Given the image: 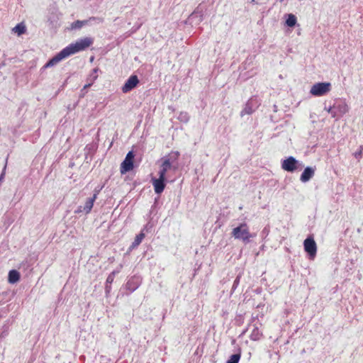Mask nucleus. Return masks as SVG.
Instances as JSON below:
<instances>
[{
  "mask_svg": "<svg viewBox=\"0 0 363 363\" xmlns=\"http://www.w3.org/2000/svg\"><path fill=\"white\" fill-rule=\"evenodd\" d=\"M9 282L11 284H14L17 282L20 279V274L16 270H11L9 272Z\"/></svg>",
  "mask_w": 363,
  "mask_h": 363,
  "instance_id": "14",
  "label": "nucleus"
},
{
  "mask_svg": "<svg viewBox=\"0 0 363 363\" xmlns=\"http://www.w3.org/2000/svg\"><path fill=\"white\" fill-rule=\"evenodd\" d=\"M241 357V354H235L230 356L227 363H238Z\"/></svg>",
  "mask_w": 363,
  "mask_h": 363,
  "instance_id": "20",
  "label": "nucleus"
},
{
  "mask_svg": "<svg viewBox=\"0 0 363 363\" xmlns=\"http://www.w3.org/2000/svg\"><path fill=\"white\" fill-rule=\"evenodd\" d=\"M331 89L330 82H318L312 86L310 90L311 95L321 96L328 93Z\"/></svg>",
  "mask_w": 363,
  "mask_h": 363,
  "instance_id": "3",
  "label": "nucleus"
},
{
  "mask_svg": "<svg viewBox=\"0 0 363 363\" xmlns=\"http://www.w3.org/2000/svg\"><path fill=\"white\" fill-rule=\"evenodd\" d=\"M94 72H97V69H94Z\"/></svg>",
  "mask_w": 363,
  "mask_h": 363,
  "instance_id": "26",
  "label": "nucleus"
},
{
  "mask_svg": "<svg viewBox=\"0 0 363 363\" xmlns=\"http://www.w3.org/2000/svg\"><path fill=\"white\" fill-rule=\"evenodd\" d=\"M139 84V79L138 76L131 75L125 82L124 85L122 86V91L123 93H128L132 89L135 88Z\"/></svg>",
  "mask_w": 363,
  "mask_h": 363,
  "instance_id": "6",
  "label": "nucleus"
},
{
  "mask_svg": "<svg viewBox=\"0 0 363 363\" xmlns=\"http://www.w3.org/2000/svg\"><path fill=\"white\" fill-rule=\"evenodd\" d=\"M13 31L21 35L26 32V27L23 23H20L13 28Z\"/></svg>",
  "mask_w": 363,
  "mask_h": 363,
  "instance_id": "17",
  "label": "nucleus"
},
{
  "mask_svg": "<svg viewBox=\"0 0 363 363\" xmlns=\"http://www.w3.org/2000/svg\"><path fill=\"white\" fill-rule=\"evenodd\" d=\"M286 23L289 27H293L296 23V18L294 14H289L286 21Z\"/></svg>",
  "mask_w": 363,
  "mask_h": 363,
  "instance_id": "19",
  "label": "nucleus"
},
{
  "mask_svg": "<svg viewBox=\"0 0 363 363\" xmlns=\"http://www.w3.org/2000/svg\"><path fill=\"white\" fill-rule=\"evenodd\" d=\"M145 235L143 232H140L138 235H137L135 238V240L132 245H130V249H134L137 247L145 238Z\"/></svg>",
  "mask_w": 363,
  "mask_h": 363,
  "instance_id": "16",
  "label": "nucleus"
},
{
  "mask_svg": "<svg viewBox=\"0 0 363 363\" xmlns=\"http://www.w3.org/2000/svg\"><path fill=\"white\" fill-rule=\"evenodd\" d=\"M338 112L340 116L349 111V106L345 102H341L333 107Z\"/></svg>",
  "mask_w": 363,
  "mask_h": 363,
  "instance_id": "13",
  "label": "nucleus"
},
{
  "mask_svg": "<svg viewBox=\"0 0 363 363\" xmlns=\"http://www.w3.org/2000/svg\"><path fill=\"white\" fill-rule=\"evenodd\" d=\"M362 151H363V145H361V146L359 147V151H357V152H356L354 153V157H355L356 158H359V157H362Z\"/></svg>",
  "mask_w": 363,
  "mask_h": 363,
  "instance_id": "21",
  "label": "nucleus"
},
{
  "mask_svg": "<svg viewBox=\"0 0 363 363\" xmlns=\"http://www.w3.org/2000/svg\"><path fill=\"white\" fill-rule=\"evenodd\" d=\"M172 168V164L170 160L168 158H164L162 161V163L160 166V170L159 172V177L162 178H166V173L168 170Z\"/></svg>",
  "mask_w": 363,
  "mask_h": 363,
  "instance_id": "10",
  "label": "nucleus"
},
{
  "mask_svg": "<svg viewBox=\"0 0 363 363\" xmlns=\"http://www.w3.org/2000/svg\"><path fill=\"white\" fill-rule=\"evenodd\" d=\"M315 174V169L312 167H308L305 168L303 173L301 175L300 180L302 182H307L309 181Z\"/></svg>",
  "mask_w": 363,
  "mask_h": 363,
  "instance_id": "12",
  "label": "nucleus"
},
{
  "mask_svg": "<svg viewBox=\"0 0 363 363\" xmlns=\"http://www.w3.org/2000/svg\"><path fill=\"white\" fill-rule=\"evenodd\" d=\"M231 234L235 239L242 240L245 243L249 242L250 239L255 236L250 232L249 226L246 223H240L238 226L234 228Z\"/></svg>",
  "mask_w": 363,
  "mask_h": 363,
  "instance_id": "2",
  "label": "nucleus"
},
{
  "mask_svg": "<svg viewBox=\"0 0 363 363\" xmlns=\"http://www.w3.org/2000/svg\"><path fill=\"white\" fill-rule=\"evenodd\" d=\"M244 111H245L246 113H247V114L251 113V111H249V110H247V108H245Z\"/></svg>",
  "mask_w": 363,
  "mask_h": 363,
  "instance_id": "24",
  "label": "nucleus"
},
{
  "mask_svg": "<svg viewBox=\"0 0 363 363\" xmlns=\"http://www.w3.org/2000/svg\"><path fill=\"white\" fill-rule=\"evenodd\" d=\"M67 57L65 55V51L62 50L59 53H57L55 57L50 59L45 65L44 68H48L57 65L59 62H60L64 58Z\"/></svg>",
  "mask_w": 363,
  "mask_h": 363,
  "instance_id": "9",
  "label": "nucleus"
},
{
  "mask_svg": "<svg viewBox=\"0 0 363 363\" xmlns=\"http://www.w3.org/2000/svg\"><path fill=\"white\" fill-rule=\"evenodd\" d=\"M262 337V333L259 331L258 328L253 329L250 334V340L253 341H257Z\"/></svg>",
  "mask_w": 363,
  "mask_h": 363,
  "instance_id": "18",
  "label": "nucleus"
},
{
  "mask_svg": "<svg viewBox=\"0 0 363 363\" xmlns=\"http://www.w3.org/2000/svg\"><path fill=\"white\" fill-rule=\"evenodd\" d=\"M91 84H92V83H89V84H85V85L84 86V88H83V89H87V88L90 87V86H91Z\"/></svg>",
  "mask_w": 363,
  "mask_h": 363,
  "instance_id": "23",
  "label": "nucleus"
},
{
  "mask_svg": "<svg viewBox=\"0 0 363 363\" xmlns=\"http://www.w3.org/2000/svg\"><path fill=\"white\" fill-rule=\"evenodd\" d=\"M94 19H95V17H91V18H89V20H85V21L77 20L71 24V28L72 29H79L84 25H86L88 23L89 21L94 20Z\"/></svg>",
  "mask_w": 363,
  "mask_h": 363,
  "instance_id": "15",
  "label": "nucleus"
},
{
  "mask_svg": "<svg viewBox=\"0 0 363 363\" xmlns=\"http://www.w3.org/2000/svg\"><path fill=\"white\" fill-rule=\"evenodd\" d=\"M166 178L159 177L157 179H152V183L154 186V190L156 194H160L163 192L165 188Z\"/></svg>",
  "mask_w": 363,
  "mask_h": 363,
  "instance_id": "8",
  "label": "nucleus"
},
{
  "mask_svg": "<svg viewBox=\"0 0 363 363\" xmlns=\"http://www.w3.org/2000/svg\"><path fill=\"white\" fill-rule=\"evenodd\" d=\"M304 250L310 255L311 258H314L317 252V245L312 236L308 237L303 242Z\"/></svg>",
  "mask_w": 363,
  "mask_h": 363,
  "instance_id": "5",
  "label": "nucleus"
},
{
  "mask_svg": "<svg viewBox=\"0 0 363 363\" xmlns=\"http://www.w3.org/2000/svg\"><path fill=\"white\" fill-rule=\"evenodd\" d=\"M134 157L135 155L133 151H129L125 160L122 162L120 167V172L121 174H124L134 168Z\"/></svg>",
  "mask_w": 363,
  "mask_h": 363,
  "instance_id": "4",
  "label": "nucleus"
},
{
  "mask_svg": "<svg viewBox=\"0 0 363 363\" xmlns=\"http://www.w3.org/2000/svg\"><path fill=\"white\" fill-rule=\"evenodd\" d=\"M113 272L111 274L108 275V277L106 279L107 283L111 284L113 281Z\"/></svg>",
  "mask_w": 363,
  "mask_h": 363,
  "instance_id": "22",
  "label": "nucleus"
},
{
  "mask_svg": "<svg viewBox=\"0 0 363 363\" xmlns=\"http://www.w3.org/2000/svg\"><path fill=\"white\" fill-rule=\"evenodd\" d=\"M99 193V190H95L93 196L86 200L84 206V211L86 213H89L91 211L94 206V203L96 201Z\"/></svg>",
  "mask_w": 363,
  "mask_h": 363,
  "instance_id": "11",
  "label": "nucleus"
},
{
  "mask_svg": "<svg viewBox=\"0 0 363 363\" xmlns=\"http://www.w3.org/2000/svg\"><path fill=\"white\" fill-rule=\"evenodd\" d=\"M281 167L287 172H292L297 169V160L293 157H289L282 162Z\"/></svg>",
  "mask_w": 363,
  "mask_h": 363,
  "instance_id": "7",
  "label": "nucleus"
},
{
  "mask_svg": "<svg viewBox=\"0 0 363 363\" xmlns=\"http://www.w3.org/2000/svg\"><path fill=\"white\" fill-rule=\"evenodd\" d=\"M332 116L333 117H335L336 116H337V113L336 112H332Z\"/></svg>",
  "mask_w": 363,
  "mask_h": 363,
  "instance_id": "25",
  "label": "nucleus"
},
{
  "mask_svg": "<svg viewBox=\"0 0 363 363\" xmlns=\"http://www.w3.org/2000/svg\"><path fill=\"white\" fill-rule=\"evenodd\" d=\"M93 44V39L89 37L80 39L77 41L75 43H72L65 48L63 51H65V55L67 57L79 52L80 51L84 50L89 47H90Z\"/></svg>",
  "mask_w": 363,
  "mask_h": 363,
  "instance_id": "1",
  "label": "nucleus"
}]
</instances>
